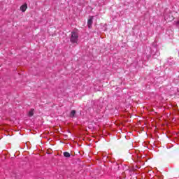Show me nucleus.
I'll list each match as a JSON object with an SVG mask.
<instances>
[{
	"instance_id": "20e7f679",
	"label": "nucleus",
	"mask_w": 179,
	"mask_h": 179,
	"mask_svg": "<svg viewBox=\"0 0 179 179\" xmlns=\"http://www.w3.org/2000/svg\"><path fill=\"white\" fill-rule=\"evenodd\" d=\"M33 115H34V109L31 108L28 113V116L33 117Z\"/></svg>"
},
{
	"instance_id": "f03ea898",
	"label": "nucleus",
	"mask_w": 179,
	"mask_h": 179,
	"mask_svg": "<svg viewBox=\"0 0 179 179\" xmlns=\"http://www.w3.org/2000/svg\"><path fill=\"white\" fill-rule=\"evenodd\" d=\"M93 24V17H90V18L87 20V26L89 29L92 27V25Z\"/></svg>"
},
{
	"instance_id": "39448f33",
	"label": "nucleus",
	"mask_w": 179,
	"mask_h": 179,
	"mask_svg": "<svg viewBox=\"0 0 179 179\" xmlns=\"http://www.w3.org/2000/svg\"><path fill=\"white\" fill-rule=\"evenodd\" d=\"M76 114V110H72L71 112L70 113V117L71 118H73Z\"/></svg>"
},
{
	"instance_id": "f257e3e1",
	"label": "nucleus",
	"mask_w": 179,
	"mask_h": 179,
	"mask_svg": "<svg viewBox=\"0 0 179 179\" xmlns=\"http://www.w3.org/2000/svg\"><path fill=\"white\" fill-rule=\"evenodd\" d=\"M70 41L72 43V44H79V34H78V31H71Z\"/></svg>"
},
{
	"instance_id": "0eeeda50",
	"label": "nucleus",
	"mask_w": 179,
	"mask_h": 179,
	"mask_svg": "<svg viewBox=\"0 0 179 179\" xmlns=\"http://www.w3.org/2000/svg\"><path fill=\"white\" fill-rule=\"evenodd\" d=\"M164 17H165L166 20H168V21L173 20V19H174L173 17L169 18V16H167V15H165Z\"/></svg>"
},
{
	"instance_id": "423d86ee",
	"label": "nucleus",
	"mask_w": 179,
	"mask_h": 179,
	"mask_svg": "<svg viewBox=\"0 0 179 179\" xmlns=\"http://www.w3.org/2000/svg\"><path fill=\"white\" fill-rule=\"evenodd\" d=\"M63 155H64V157H71V154L68 152H64L63 153Z\"/></svg>"
},
{
	"instance_id": "7ed1b4c3",
	"label": "nucleus",
	"mask_w": 179,
	"mask_h": 179,
	"mask_svg": "<svg viewBox=\"0 0 179 179\" xmlns=\"http://www.w3.org/2000/svg\"><path fill=\"white\" fill-rule=\"evenodd\" d=\"M26 9H27V4L25 3L20 6V10H22V12H26Z\"/></svg>"
}]
</instances>
